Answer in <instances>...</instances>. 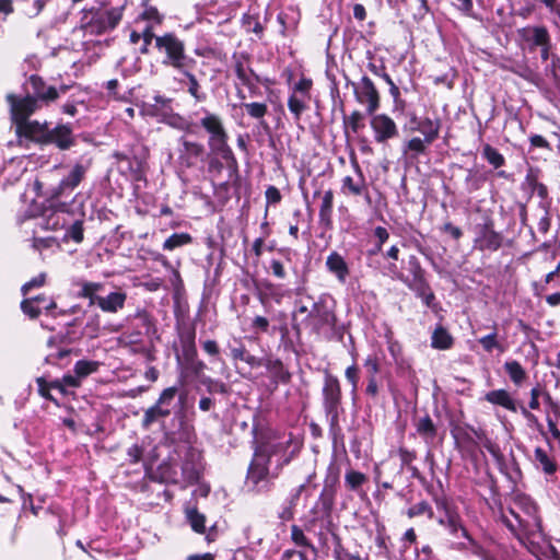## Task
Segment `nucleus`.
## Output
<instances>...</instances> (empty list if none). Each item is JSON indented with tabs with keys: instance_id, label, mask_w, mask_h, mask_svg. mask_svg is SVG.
Returning a JSON list of instances; mask_svg holds the SVG:
<instances>
[{
	"instance_id": "nucleus-1",
	"label": "nucleus",
	"mask_w": 560,
	"mask_h": 560,
	"mask_svg": "<svg viewBox=\"0 0 560 560\" xmlns=\"http://www.w3.org/2000/svg\"><path fill=\"white\" fill-rule=\"evenodd\" d=\"M255 445L253 459L249 464L246 486L255 493H265L271 489V480L269 477V460L272 455L283 453L287 455L289 448L290 455L283 460L288 464L291 456L300 448L299 439H293L292 434H287L277 428H272L270 422H255L252 429Z\"/></svg>"
},
{
	"instance_id": "nucleus-2",
	"label": "nucleus",
	"mask_w": 560,
	"mask_h": 560,
	"mask_svg": "<svg viewBox=\"0 0 560 560\" xmlns=\"http://www.w3.org/2000/svg\"><path fill=\"white\" fill-rule=\"evenodd\" d=\"M515 508L521 512L522 518L513 522L504 514L502 505L499 508V518L509 532L524 544L525 539L544 535L542 520L538 504L523 492H514L511 497Z\"/></svg>"
},
{
	"instance_id": "nucleus-3",
	"label": "nucleus",
	"mask_w": 560,
	"mask_h": 560,
	"mask_svg": "<svg viewBox=\"0 0 560 560\" xmlns=\"http://www.w3.org/2000/svg\"><path fill=\"white\" fill-rule=\"evenodd\" d=\"M202 112L203 116L199 120V126L208 133V155L221 156L225 162L226 168L237 173L238 162L229 144L230 137L222 117L206 108H202Z\"/></svg>"
},
{
	"instance_id": "nucleus-4",
	"label": "nucleus",
	"mask_w": 560,
	"mask_h": 560,
	"mask_svg": "<svg viewBox=\"0 0 560 560\" xmlns=\"http://www.w3.org/2000/svg\"><path fill=\"white\" fill-rule=\"evenodd\" d=\"M25 139L39 147L54 145L60 151H67L77 143L71 124L60 122L51 128L46 120L38 121Z\"/></svg>"
},
{
	"instance_id": "nucleus-5",
	"label": "nucleus",
	"mask_w": 560,
	"mask_h": 560,
	"mask_svg": "<svg viewBox=\"0 0 560 560\" xmlns=\"http://www.w3.org/2000/svg\"><path fill=\"white\" fill-rule=\"evenodd\" d=\"M5 101L10 107V119L15 127V135L24 138L33 130L39 120H31L30 117L42 108L28 94L18 95L9 93Z\"/></svg>"
},
{
	"instance_id": "nucleus-6",
	"label": "nucleus",
	"mask_w": 560,
	"mask_h": 560,
	"mask_svg": "<svg viewBox=\"0 0 560 560\" xmlns=\"http://www.w3.org/2000/svg\"><path fill=\"white\" fill-rule=\"evenodd\" d=\"M337 314L335 301L328 302L326 294H322L313 302L308 315L304 318L305 327L317 336L332 337L337 329Z\"/></svg>"
},
{
	"instance_id": "nucleus-7",
	"label": "nucleus",
	"mask_w": 560,
	"mask_h": 560,
	"mask_svg": "<svg viewBox=\"0 0 560 560\" xmlns=\"http://www.w3.org/2000/svg\"><path fill=\"white\" fill-rule=\"evenodd\" d=\"M188 393L179 390L178 386H171L161 393L156 404L145 415V420L156 417L173 416L174 420H186L188 417Z\"/></svg>"
},
{
	"instance_id": "nucleus-8",
	"label": "nucleus",
	"mask_w": 560,
	"mask_h": 560,
	"mask_svg": "<svg viewBox=\"0 0 560 560\" xmlns=\"http://www.w3.org/2000/svg\"><path fill=\"white\" fill-rule=\"evenodd\" d=\"M452 436L458 447L466 452H475L482 445L492 456L500 455V447L480 427L475 428L466 422H454L451 429Z\"/></svg>"
},
{
	"instance_id": "nucleus-9",
	"label": "nucleus",
	"mask_w": 560,
	"mask_h": 560,
	"mask_svg": "<svg viewBox=\"0 0 560 560\" xmlns=\"http://www.w3.org/2000/svg\"><path fill=\"white\" fill-rule=\"evenodd\" d=\"M121 18L122 12L119 8L109 10L91 8L83 11L81 27L88 35L100 36L116 28Z\"/></svg>"
},
{
	"instance_id": "nucleus-10",
	"label": "nucleus",
	"mask_w": 560,
	"mask_h": 560,
	"mask_svg": "<svg viewBox=\"0 0 560 560\" xmlns=\"http://www.w3.org/2000/svg\"><path fill=\"white\" fill-rule=\"evenodd\" d=\"M155 47L165 55L162 63L177 71L194 68L196 63L195 59L186 55L185 44L175 33H165L155 37Z\"/></svg>"
},
{
	"instance_id": "nucleus-11",
	"label": "nucleus",
	"mask_w": 560,
	"mask_h": 560,
	"mask_svg": "<svg viewBox=\"0 0 560 560\" xmlns=\"http://www.w3.org/2000/svg\"><path fill=\"white\" fill-rule=\"evenodd\" d=\"M433 501L436 506L438 515H434L436 523L445 528L454 537H464L469 541L472 538L468 534L463 518L456 504L446 495H434Z\"/></svg>"
},
{
	"instance_id": "nucleus-12",
	"label": "nucleus",
	"mask_w": 560,
	"mask_h": 560,
	"mask_svg": "<svg viewBox=\"0 0 560 560\" xmlns=\"http://www.w3.org/2000/svg\"><path fill=\"white\" fill-rule=\"evenodd\" d=\"M472 245L476 250L494 253L505 245V236L495 230V222L490 213H485L481 222L474 225Z\"/></svg>"
},
{
	"instance_id": "nucleus-13",
	"label": "nucleus",
	"mask_w": 560,
	"mask_h": 560,
	"mask_svg": "<svg viewBox=\"0 0 560 560\" xmlns=\"http://www.w3.org/2000/svg\"><path fill=\"white\" fill-rule=\"evenodd\" d=\"M387 272L393 278L404 282L415 293L416 298L420 299L422 304L434 314H439L442 311L441 303L438 301L428 278L409 280V277L405 276L395 264H388Z\"/></svg>"
},
{
	"instance_id": "nucleus-14",
	"label": "nucleus",
	"mask_w": 560,
	"mask_h": 560,
	"mask_svg": "<svg viewBox=\"0 0 560 560\" xmlns=\"http://www.w3.org/2000/svg\"><path fill=\"white\" fill-rule=\"evenodd\" d=\"M313 80L308 77L301 78L290 86L287 106L293 121L300 126L303 114L310 109L312 102Z\"/></svg>"
},
{
	"instance_id": "nucleus-15",
	"label": "nucleus",
	"mask_w": 560,
	"mask_h": 560,
	"mask_svg": "<svg viewBox=\"0 0 560 560\" xmlns=\"http://www.w3.org/2000/svg\"><path fill=\"white\" fill-rule=\"evenodd\" d=\"M178 337L185 371L188 374L200 378L203 375L207 365L202 360L198 358L195 327H185L180 329Z\"/></svg>"
},
{
	"instance_id": "nucleus-16",
	"label": "nucleus",
	"mask_w": 560,
	"mask_h": 560,
	"mask_svg": "<svg viewBox=\"0 0 560 560\" xmlns=\"http://www.w3.org/2000/svg\"><path fill=\"white\" fill-rule=\"evenodd\" d=\"M88 166L82 163H75L69 174L52 187L48 192V201L51 207L57 210L65 211L68 207L67 202H60L62 197H69L72 191L84 180Z\"/></svg>"
},
{
	"instance_id": "nucleus-17",
	"label": "nucleus",
	"mask_w": 560,
	"mask_h": 560,
	"mask_svg": "<svg viewBox=\"0 0 560 560\" xmlns=\"http://www.w3.org/2000/svg\"><path fill=\"white\" fill-rule=\"evenodd\" d=\"M323 405L326 417L330 420H338L341 408V387L337 376L328 371L325 372L323 386Z\"/></svg>"
},
{
	"instance_id": "nucleus-18",
	"label": "nucleus",
	"mask_w": 560,
	"mask_h": 560,
	"mask_svg": "<svg viewBox=\"0 0 560 560\" xmlns=\"http://www.w3.org/2000/svg\"><path fill=\"white\" fill-rule=\"evenodd\" d=\"M353 95L360 105L365 106L366 115L375 114L381 107V95L374 82L363 75L357 83H352Z\"/></svg>"
},
{
	"instance_id": "nucleus-19",
	"label": "nucleus",
	"mask_w": 560,
	"mask_h": 560,
	"mask_svg": "<svg viewBox=\"0 0 560 560\" xmlns=\"http://www.w3.org/2000/svg\"><path fill=\"white\" fill-rule=\"evenodd\" d=\"M24 93L28 94L37 104L49 105L59 97V91L38 74H31L23 84Z\"/></svg>"
},
{
	"instance_id": "nucleus-20",
	"label": "nucleus",
	"mask_w": 560,
	"mask_h": 560,
	"mask_svg": "<svg viewBox=\"0 0 560 560\" xmlns=\"http://www.w3.org/2000/svg\"><path fill=\"white\" fill-rule=\"evenodd\" d=\"M179 144L178 163L182 167L189 170L206 162L208 151L202 142L180 137Z\"/></svg>"
},
{
	"instance_id": "nucleus-21",
	"label": "nucleus",
	"mask_w": 560,
	"mask_h": 560,
	"mask_svg": "<svg viewBox=\"0 0 560 560\" xmlns=\"http://www.w3.org/2000/svg\"><path fill=\"white\" fill-rule=\"evenodd\" d=\"M132 331L127 335L130 343L137 345L141 336L152 337L156 334L155 320L147 310H138L131 317Z\"/></svg>"
},
{
	"instance_id": "nucleus-22",
	"label": "nucleus",
	"mask_w": 560,
	"mask_h": 560,
	"mask_svg": "<svg viewBox=\"0 0 560 560\" xmlns=\"http://www.w3.org/2000/svg\"><path fill=\"white\" fill-rule=\"evenodd\" d=\"M371 116L370 126L377 143H386L398 137L399 130L392 117L386 114H373Z\"/></svg>"
},
{
	"instance_id": "nucleus-23",
	"label": "nucleus",
	"mask_w": 560,
	"mask_h": 560,
	"mask_svg": "<svg viewBox=\"0 0 560 560\" xmlns=\"http://www.w3.org/2000/svg\"><path fill=\"white\" fill-rule=\"evenodd\" d=\"M441 128L442 120L440 117H418L415 113L410 114L409 132L418 131L423 136V138L434 142L440 137Z\"/></svg>"
},
{
	"instance_id": "nucleus-24",
	"label": "nucleus",
	"mask_w": 560,
	"mask_h": 560,
	"mask_svg": "<svg viewBox=\"0 0 560 560\" xmlns=\"http://www.w3.org/2000/svg\"><path fill=\"white\" fill-rule=\"evenodd\" d=\"M336 497V486L335 481H331V485L326 483L319 494V498L313 508L312 512L315 514V517L310 520L305 525L306 529L310 530L314 525L315 521L319 517H329L332 511V506L335 503Z\"/></svg>"
},
{
	"instance_id": "nucleus-25",
	"label": "nucleus",
	"mask_w": 560,
	"mask_h": 560,
	"mask_svg": "<svg viewBox=\"0 0 560 560\" xmlns=\"http://www.w3.org/2000/svg\"><path fill=\"white\" fill-rule=\"evenodd\" d=\"M165 440L171 444H190L195 438V431L190 422H162Z\"/></svg>"
},
{
	"instance_id": "nucleus-26",
	"label": "nucleus",
	"mask_w": 560,
	"mask_h": 560,
	"mask_svg": "<svg viewBox=\"0 0 560 560\" xmlns=\"http://www.w3.org/2000/svg\"><path fill=\"white\" fill-rule=\"evenodd\" d=\"M202 474L201 453L188 446L182 464V475L188 483H197Z\"/></svg>"
},
{
	"instance_id": "nucleus-27",
	"label": "nucleus",
	"mask_w": 560,
	"mask_h": 560,
	"mask_svg": "<svg viewBox=\"0 0 560 560\" xmlns=\"http://www.w3.org/2000/svg\"><path fill=\"white\" fill-rule=\"evenodd\" d=\"M483 398L489 404L501 407L508 411L517 412L518 410H521L525 417H528L529 415L524 405L515 400L506 389L501 388L490 390L486 393Z\"/></svg>"
},
{
	"instance_id": "nucleus-28",
	"label": "nucleus",
	"mask_w": 560,
	"mask_h": 560,
	"mask_svg": "<svg viewBox=\"0 0 560 560\" xmlns=\"http://www.w3.org/2000/svg\"><path fill=\"white\" fill-rule=\"evenodd\" d=\"M228 349L230 351V357L234 362L242 361L246 363L250 369H258L264 364L265 358L252 354L247 350L241 337L233 338V340L228 343Z\"/></svg>"
},
{
	"instance_id": "nucleus-29",
	"label": "nucleus",
	"mask_w": 560,
	"mask_h": 560,
	"mask_svg": "<svg viewBox=\"0 0 560 560\" xmlns=\"http://www.w3.org/2000/svg\"><path fill=\"white\" fill-rule=\"evenodd\" d=\"M233 70L241 85H248L249 78L260 82V77L250 67V56L246 51L234 52L232 55Z\"/></svg>"
},
{
	"instance_id": "nucleus-30",
	"label": "nucleus",
	"mask_w": 560,
	"mask_h": 560,
	"mask_svg": "<svg viewBox=\"0 0 560 560\" xmlns=\"http://www.w3.org/2000/svg\"><path fill=\"white\" fill-rule=\"evenodd\" d=\"M174 100L161 94L152 97V102H144L142 112L149 117L156 118L160 122L163 118H168L171 109L173 108Z\"/></svg>"
},
{
	"instance_id": "nucleus-31",
	"label": "nucleus",
	"mask_w": 560,
	"mask_h": 560,
	"mask_svg": "<svg viewBox=\"0 0 560 560\" xmlns=\"http://www.w3.org/2000/svg\"><path fill=\"white\" fill-rule=\"evenodd\" d=\"M186 520L190 525L191 529L197 534H205L207 542H213L218 538V529L215 525H212L207 529L206 516L200 513L196 508L186 510Z\"/></svg>"
},
{
	"instance_id": "nucleus-32",
	"label": "nucleus",
	"mask_w": 560,
	"mask_h": 560,
	"mask_svg": "<svg viewBox=\"0 0 560 560\" xmlns=\"http://www.w3.org/2000/svg\"><path fill=\"white\" fill-rule=\"evenodd\" d=\"M325 266L327 271L335 276L339 283L345 284L347 282L350 276V267L340 253L337 250L330 252L326 258Z\"/></svg>"
},
{
	"instance_id": "nucleus-33",
	"label": "nucleus",
	"mask_w": 560,
	"mask_h": 560,
	"mask_svg": "<svg viewBox=\"0 0 560 560\" xmlns=\"http://www.w3.org/2000/svg\"><path fill=\"white\" fill-rule=\"evenodd\" d=\"M534 464L538 470L545 474L548 481L556 479L558 464L549 451L542 447H536L534 451Z\"/></svg>"
},
{
	"instance_id": "nucleus-34",
	"label": "nucleus",
	"mask_w": 560,
	"mask_h": 560,
	"mask_svg": "<svg viewBox=\"0 0 560 560\" xmlns=\"http://www.w3.org/2000/svg\"><path fill=\"white\" fill-rule=\"evenodd\" d=\"M262 366L268 371L275 389L279 384L287 385L291 382L292 374L280 359H265Z\"/></svg>"
},
{
	"instance_id": "nucleus-35",
	"label": "nucleus",
	"mask_w": 560,
	"mask_h": 560,
	"mask_svg": "<svg viewBox=\"0 0 560 560\" xmlns=\"http://www.w3.org/2000/svg\"><path fill=\"white\" fill-rule=\"evenodd\" d=\"M334 190L327 189L323 197L318 212V224L325 231H331L334 229Z\"/></svg>"
},
{
	"instance_id": "nucleus-36",
	"label": "nucleus",
	"mask_w": 560,
	"mask_h": 560,
	"mask_svg": "<svg viewBox=\"0 0 560 560\" xmlns=\"http://www.w3.org/2000/svg\"><path fill=\"white\" fill-rule=\"evenodd\" d=\"M340 112L342 113L343 132L347 137L349 136V132L357 135L365 128L366 113L364 114L359 109H354L349 115H347L342 101L340 102Z\"/></svg>"
},
{
	"instance_id": "nucleus-37",
	"label": "nucleus",
	"mask_w": 560,
	"mask_h": 560,
	"mask_svg": "<svg viewBox=\"0 0 560 560\" xmlns=\"http://www.w3.org/2000/svg\"><path fill=\"white\" fill-rule=\"evenodd\" d=\"M544 396V402L546 405L547 417L546 420H560V406L555 404L548 393H541V389L538 386L532 388L530 390V401L529 408L537 409L539 406V397Z\"/></svg>"
},
{
	"instance_id": "nucleus-38",
	"label": "nucleus",
	"mask_w": 560,
	"mask_h": 560,
	"mask_svg": "<svg viewBox=\"0 0 560 560\" xmlns=\"http://www.w3.org/2000/svg\"><path fill=\"white\" fill-rule=\"evenodd\" d=\"M352 165L355 172L359 174L360 179L354 180L351 176H346L341 180V192L347 196H361L366 190L364 176L362 170L355 159L352 160Z\"/></svg>"
},
{
	"instance_id": "nucleus-39",
	"label": "nucleus",
	"mask_w": 560,
	"mask_h": 560,
	"mask_svg": "<svg viewBox=\"0 0 560 560\" xmlns=\"http://www.w3.org/2000/svg\"><path fill=\"white\" fill-rule=\"evenodd\" d=\"M75 285L79 288L77 292V296L80 299H88L89 306L98 305L101 295L100 292L104 290V284L102 282H92V281H78Z\"/></svg>"
},
{
	"instance_id": "nucleus-40",
	"label": "nucleus",
	"mask_w": 560,
	"mask_h": 560,
	"mask_svg": "<svg viewBox=\"0 0 560 560\" xmlns=\"http://www.w3.org/2000/svg\"><path fill=\"white\" fill-rule=\"evenodd\" d=\"M540 170L537 167H529L524 184L530 189V192H536L537 196L541 199V202L550 201L548 187L539 182Z\"/></svg>"
},
{
	"instance_id": "nucleus-41",
	"label": "nucleus",
	"mask_w": 560,
	"mask_h": 560,
	"mask_svg": "<svg viewBox=\"0 0 560 560\" xmlns=\"http://www.w3.org/2000/svg\"><path fill=\"white\" fill-rule=\"evenodd\" d=\"M433 142L427 138L412 137L402 145V153L410 160H417L420 155L428 153V147Z\"/></svg>"
},
{
	"instance_id": "nucleus-42",
	"label": "nucleus",
	"mask_w": 560,
	"mask_h": 560,
	"mask_svg": "<svg viewBox=\"0 0 560 560\" xmlns=\"http://www.w3.org/2000/svg\"><path fill=\"white\" fill-rule=\"evenodd\" d=\"M241 106L245 109L250 118L258 120V125L267 133H270V127L265 120V116L268 113V106L265 102L242 103Z\"/></svg>"
},
{
	"instance_id": "nucleus-43",
	"label": "nucleus",
	"mask_w": 560,
	"mask_h": 560,
	"mask_svg": "<svg viewBox=\"0 0 560 560\" xmlns=\"http://www.w3.org/2000/svg\"><path fill=\"white\" fill-rule=\"evenodd\" d=\"M127 294L121 291L110 292L106 296H101L98 307L106 313H117L124 308Z\"/></svg>"
},
{
	"instance_id": "nucleus-44",
	"label": "nucleus",
	"mask_w": 560,
	"mask_h": 560,
	"mask_svg": "<svg viewBox=\"0 0 560 560\" xmlns=\"http://www.w3.org/2000/svg\"><path fill=\"white\" fill-rule=\"evenodd\" d=\"M454 345V338L441 324L436 325L431 335V347L436 350H448Z\"/></svg>"
},
{
	"instance_id": "nucleus-45",
	"label": "nucleus",
	"mask_w": 560,
	"mask_h": 560,
	"mask_svg": "<svg viewBox=\"0 0 560 560\" xmlns=\"http://www.w3.org/2000/svg\"><path fill=\"white\" fill-rule=\"evenodd\" d=\"M191 69L192 68H185L184 70H179V72L187 78V92L197 103L205 102L207 94L202 91L197 77L190 71Z\"/></svg>"
},
{
	"instance_id": "nucleus-46",
	"label": "nucleus",
	"mask_w": 560,
	"mask_h": 560,
	"mask_svg": "<svg viewBox=\"0 0 560 560\" xmlns=\"http://www.w3.org/2000/svg\"><path fill=\"white\" fill-rule=\"evenodd\" d=\"M527 33L530 34V36L525 37L527 42H530V44L535 47L540 46H551V38L550 34L546 26L539 25V26H533L528 27L526 30Z\"/></svg>"
},
{
	"instance_id": "nucleus-47",
	"label": "nucleus",
	"mask_w": 560,
	"mask_h": 560,
	"mask_svg": "<svg viewBox=\"0 0 560 560\" xmlns=\"http://www.w3.org/2000/svg\"><path fill=\"white\" fill-rule=\"evenodd\" d=\"M481 156L485 159L494 170L503 167L506 163L505 158L499 150L489 143H485L481 150Z\"/></svg>"
},
{
	"instance_id": "nucleus-48",
	"label": "nucleus",
	"mask_w": 560,
	"mask_h": 560,
	"mask_svg": "<svg viewBox=\"0 0 560 560\" xmlns=\"http://www.w3.org/2000/svg\"><path fill=\"white\" fill-rule=\"evenodd\" d=\"M192 241L194 238L189 233H174L164 241L162 248L163 250L172 252L176 248L191 244Z\"/></svg>"
},
{
	"instance_id": "nucleus-49",
	"label": "nucleus",
	"mask_w": 560,
	"mask_h": 560,
	"mask_svg": "<svg viewBox=\"0 0 560 560\" xmlns=\"http://www.w3.org/2000/svg\"><path fill=\"white\" fill-rule=\"evenodd\" d=\"M504 370L508 373L510 380L516 385L520 386L527 377L526 371L522 366V364L516 361H506L504 363Z\"/></svg>"
},
{
	"instance_id": "nucleus-50",
	"label": "nucleus",
	"mask_w": 560,
	"mask_h": 560,
	"mask_svg": "<svg viewBox=\"0 0 560 560\" xmlns=\"http://www.w3.org/2000/svg\"><path fill=\"white\" fill-rule=\"evenodd\" d=\"M406 515L409 518L425 516L429 520H433L435 514L431 504L428 501L422 500L409 506L406 511Z\"/></svg>"
},
{
	"instance_id": "nucleus-51",
	"label": "nucleus",
	"mask_w": 560,
	"mask_h": 560,
	"mask_svg": "<svg viewBox=\"0 0 560 560\" xmlns=\"http://www.w3.org/2000/svg\"><path fill=\"white\" fill-rule=\"evenodd\" d=\"M161 122H163L172 128L184 130L185 132H188V133L192 132V127L195 126V124L185 120V118L182 115H179L178 113H175L174 108L171 109L170 117L163 118L161 120Z\"/></svg>"
},
{
	"instance_id": "nucleus-52",
	"label": "nucleus",
	"mask_w": 560,
	"mask_h": 560,
	"mask_svg": "<svg viewBox=\"0 0 560 560\" xmlns=\"http://www.w3.org/2000/svg\"><path fill=\"white\" fill-rule=\"evenodd\" d=\"M100 362L92 360H79L75 362L73 372L82 381L98 371Z\"/></svg>"
},
{
	"instance_id": "nucleus-53",
	"label": "nucleus",
	"mask_w": 560,
	"mask_h": 560,
	"mask_svg": "<svg viewBox=\"0 0 560 560\" xmlns=\"http://www.w3.org/2000/svg\"><path fill=\"white\" fill-rule=\"evenodd\" d=\"M368 481V477L357 470L349 469L345 475V485L351 491H359Z\"/></svg>"
},
{
	"instance_id": "nucleus-54",
	"label": "nucleus",
	"mask_w": 560,
	"mask_h": 560,
	"mask_svg": "<svg viewBox=\"0 0 560 560\" xmlns=\"http://www.w3.org/2000/svg\"><path fill=\"white\" fill-rule=\"evenodd\" d=\"M242 25L246 30V32L255 33L259 38L264 34V26L259 21L258 14H253L247 12L242 18Z\"/></svg>"
},
{
	"instance_id": "nucleus-55",
	"label": "nucleus",
	"mask_w": 560,
	"mask_h": 560,
	"mask_svg": "<svg viewBox=\"0 0 560 560\" xmlns=\"http://www.w3.org/2000/svg\"><path fill=\"white\" fill-rule=\"evenodd\" d=\"M478 342L481 345L483 350L486 352H492L493 349H498L499 351L503 352L504 348L502 345L498 341V328L497 325L493 326V330L491 334L486 335L478 339Z\"/></svg>"
},
{
	"instance_id": "nucleus-56",
	"label": "nucleus",
	"mask_w": 560,
	"mask_h": 560,
	"mask_svg": "<svg viewBox=\"0 0 560 560\" xmlns=\"http://www.w3.org/2000/svg\"><path fill=\"white\" fill-rule=\"evenodd\" d=\"M407 265H408V271L411 276V277H409V280L427 278V271L422 267L420 259L416 255L408 256Z\"/></svg>"
},
{
	"instance_id": "nucleus-57",
	"label": "nucleus",
	"mask_w": 560,
	"mask_h": 560,
	"mask_svg": "<svg viewBox=\"0 0 560 560\" xmlns=\"http://www.w3.org/2000/svg\"><path fill=\"white\" fill-rule=\"evenodd\" d=\"M200 383L206 387L207 392L209 394H226L228 393V386L218 380H213L210 376H205L200 378Z\"/></svg>"
},
{
	"instance_id": "nucleus-58",
	"label": "nucleus",
	"mask_w": 560,
	"mask_h": 560,
	"mask_svg": "<svg viewBox=\"0 0 560 560\" xmlns=\"http://www.w3.org/2000/svg\"><path fill=\"white\" fill-rule=\"evenodd\" d=\"M128 172L132 182H147L144 163L141 160L135 159L133 162H129Z\"/></svg>"
},
{
	"instance_id": "nucleus-59",
	"label": "nucleus",
	"mask_w": 560,
	"mask_h": 560,
	"mask_svg": "<svg viewBox=\"0 0 560 560\" xmlns=\"http://www.w3.org/2000/svg\"><path fill=\"white\" fill-rule=\"evenodd\" d=\"M291 539L299 547L310 548L313 551H316V548L314 547V545L305 536L303 529L300 528L298 525L291 526Z\"/></svg>"
},
{
	"instance_id": "nucleus-60",
	"label": "nucleus",
	"mask_w": 560,
	"mask_h": 560,
	"mask_svg": "<svg viewBox=\"0 0 560 560\" xmlns=\"http://www.w3.org/2000/svg\"><path fill=\"white\" fill-rule=\"evenodd\" d=\"M65 238H70L74 243L80 244L84 240V226L82 220L74 221L66 231Z\"/></svg>"
},
{
	"instance_id": "nucleus-61",
	"label": "nucleus",
	"mask_w": 560,
	"mask_h": 560,
	"mask_svg": "<svg viewBox=\"0 0 560 560\" xmlns=\"http://www.w3.org/2000/svg\"><path fill=\"white\" fill-rule=\"evenodd\" d=\"M465 180H466L468 192H474V191L479 190L483 186L487 178L485 175L478 174V172H474L472 170H469L468 175Z\"/></svg>"
},
{
	"instance_id": "nucleus-62",
	"label": "nucleus",
	"mask_w": 560,
	"mask_h": 560,
	"mask_svg": "<svg viewBox=\"0 0 560 560\" xmlns=\"http://www.w3.org/2000/svg\"><path fill=\"white\" fill-rule=\"evenodd\" d=\"M84 334L90 338H96L101 332V316L98 314L91 315L84 326Z\"/></svg>"
},
{
	"instance_id": "nucleus-63",
	"label": "nucleus",
	"mask_w": 560,
	"mask_h": 560,
	"mask_svg": "<svg viewBox=\"0 0 560 560\" xmlns=\"http://www.w3.org/2000/svg\"><path fill=\"white\" fill-rule=\"evenodd\" d=\"M417 432L427 443H433L436 436V427L434 422H418Z\"/></svg>"
},
{
	"instance_id": "nucleus-64",
	"label": "nucleus",
	"mask_w": 560,
	"mask_h": 560,
	"mask_svg": "<svg viewBox=\"0 0 560 560\" xmlns=\"http://www.w3.org/2000/svg\"><path fill=\"white\" fill-rule=\"evenodd\" d=\"M21 310L31 319H36L42 314L40 307L35 305L34 300H30V299H24L21 302Z\"/></svg>"
}]
</instances>
